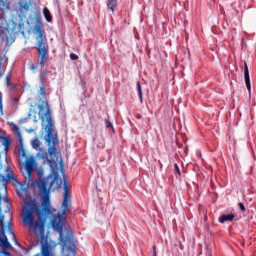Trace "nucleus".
<instances>
[{"label":"nucleus","instance_id":"1","mask_svg":"<svg viewBox=\"0 0 256 256\" xmlns=\"http://www.w3.org/2000/svg\"><path fill=\"white\" fill-rule=\"evenodd\" d=\"M20 155L25 157V164L23 169L24 183L28 187L39 189L44 194L42 203L39 204L37 200H30L24 203L22 209V221L24 225H29L30 229H37L38 231H45V222L47 221V215L51 213V199H49V189L59 181V173L53 171L52 179L38 178L35 180L33 173L37 171V161L35 156L27 157V150L23 145L20 146ZM50 183L49 189L47 186Z\"/></svg>","mask_w":256,"mask_h":256},{"label":"nucleus","instance_id":"2","mask_svg":"<svg viewBox=\"0 0 256 256\" xmlns=\"http://www.w3.org/2000/svg\"><path fill=\"white\" fill-rule=\"evenodd\" d=\"M37 95L42 97L38 100V109L40 113V119L46 132V143L48 145L49 155L57 154V145H59V139L57 138V131H55V125L53 124V118L51 117V108L47 101V90L45 85L41 86L37 92Z\"/></svg>","mask_w":256,"mask_h":256},{"label":"nucleus","instance_id":"17","mask_svg":"<svg viewBox=\"0 0 256 256\" xmlns=\"http://www.w3.org/2000/svg\"><path fill=\"white\" fill-rule=\"evenodd\" d=\"M12 129L15 131L16 135L21 139V130L19 129V126L17 124L12 123Z\"/></svg>","mask_w":256,"mask_h":256},{"label":"nucleus","instance_id":"6","mask_svg":"<svg viewBox=\"0 0 256 256\" xmlns=\"http://www.w3.org/2000/svg\"><path fill=\"white\" fill-rule=\"evenodd\" d=\"M56 247L57 243L55 241L42 236L40 240V253H37L35 256H57L55 252Z\"/></svg>","mask_w":256,"mask_h":256},{"label":"nucleus","instance_id":"23","mask_svg":"<svg viewBox=\"0 0 256 256\" xmlns=\"http://www.w3.org/2000/svg\"><path fill=\"white\" fill-rule=\"evenodd\" d=\"M105 125H106L107 129H109V127H113V124L109 120H105Z\"/></svg>","mask_w":256,"mask_h":256},{"label":"nucleus","instance_id":"12","mask_svg":"<svg viewBox=\"0 0 256 256\" xmlns=\"http://www.w3.org/2000/svg\"><path fill=\"white\" fill-rule=\"evenodd\" d=\"M107 7L115 13V9H117V0H107Z\"/></svg>","mask_w":256,"mask_h":256},{"label":"nucleus","instance_id":"20","mask_svg":"<svg viewBox=\"0 0 256 256\" xmlns=\"http://www.w3.org/2000/svg\"><path fill=\"white\" fill-rule=\"evenodd\" d=\"M174 169H175L177 175H179V177H181V169H179V165L175 164Z\"/></svg>","mask_w":256,"mask_h":256},{"label":"nucleus","instance_id":"4","mask_svg":"<svg viewBox=\"0 0 256 256\" xmlns=\"http://www.w3.org/2000/svg\"><path fill=\"white\" fill-rule=\"evenodd\" d=\"M65 221V217L62 215H55L51 221L52 228L54 231H58L60 237V244L62 245V249H67L72 253L75 251V246L73 245V240L69 236L63 235V222Z\"/></svg>","mask_w":256,"mask_h":256},{"label":"nucleus","instance_id":"14","mask_svg":"<svg viewBox=\"0 0 256 256\" xmlns=\"http://www.w3.org/2000/svg\"><path fill=\"white\" fill-rule=\"evenodd\" d=\"M0 11H9V2L7 0H0Z\"/></svg>","mask_w":256,"mask_h":256},{"label":"nucleus","instance_id":"24","mask_svg":"<svg viewBox=\"0 0 256 256\" xmlns=\"http://www.w3.org/2000/svg\"><path fill=\"white\" fill-rule=\"evenodd\" d=\"M152 256H157V246H153V255Z\"/></svg>","mask_w":256,"mask_h":256},{"label":"nucleus","instance_id":"30","mask_svg":"<svg viewBox=\"0 0 256 256\" xmlns=\"http://www.w3.org/2000/svg\"><path fill=\"white\" fill-rule=\"evenodd\" d=\"M0 77H1V73H0Z\"/></svg>","mask_w":256,"mask_h":256},{"label":"nucleus","instance_id":"25","mask_svg":"<svg viewBox=\"0 0 256 256\" xmlns=\"http://www.w3.org/2000/svg\"><path fill=\"white\" fill-rule=\"evenodd\" d=\"M65 256H75V251H72V252H70L69 254H67Z\"/></svg>","mask_w":256,"mask_h":256},{"label":"nucleus","instance_id":"7","mask_svg":"<svg viewBox=\"0 0 256 256\" xmlns=\"http://www.w3.org/2000/svg\"><path fill=\"white\" fill-rule=\"evenodd\" d=\"M63 189H64V199L62 202V215H65L67 211H69V208L71 207V190H69V185H67V182L64 181L63 184Z\"/></svg>","mask_w":256,"mask_h":256},{"label":"nucleus","instance_id":"22","mask_svg":"<svg viewBox=\"0 0 256 256\" xmlns=\"http://www.w3.org/2000/svg\"><path fill=\"white\" fill-rule=\"evenodd\" d=\"M6 85H7V87H11V77L10 76H6Z\"/></svg>","mask_w":256,"mask_h":256},{"label":"nucleus","instance_id":"9","mask_svg":"<svg viewBox=\"0 0 256 256\" xmlns=\"http://www.w3.org/2000/svg\"><path fill=\"white\" fill-rule=\"evenodd\" d=\"M244 79L248 93L251 95V77L249 76V66H247V62L244 63Z\"/></svg>","mask_w":256,"mask_h":256},{"label":"nucleus","instance_id":"13","mask_svg":"<svg viewBox=\"0 0 256 256\" xmlns=\"http://www.w3.org/2000/svg\"><path fill=\"white\" fill-rule=\"evenodd\" d=\"M43 14L48 23H51L53 21V17H51V11H49V8L45 7L43 9Z\"/></svg>","mask_w":256,"mask_h":256},{"label":"nucleus","instance_id":"8","mask_svg":"<svg viewBox=\"0 0 256 256\" xmlns=\"http://www.w3.org/2000/svg\"><path fill=\"white\" fill-rule=\"evenodd\" d=\"M35 2V0H19L18 1V9L19 12L21 13V15L25 16L27 15V13L29 11H31V5H33V3Z\"/></svg>","mask_w":256,"mask_h":256},{"label":"nucleus","instance_id":"11","mask_svg":"<svg viewBox=\"0 0 256 256\" xmlns=\"http://www.w3.org/2000/svg\"><path fill=\"white\" fill-rule=\"evenodd\" d=\"M233 219H235V215L233 214L222 215L219 218V223H227V221H233Z\"/></svg>","mask_w":256,"mask_h":256},{"label":"nucleus","instance_id":"19","mask_svg":"<svg viewBox=\"0 0 256 256\" xmlns=\"http://www.w3.org/2000/svg\"><path fill=\"white\" fill-rule=\"evenodd\" d=\"M70 59H71L72 61H77V59H79V56H77V54H75V53H71V54H70Z\"/></svg>","mask_w":256,"mask_h":256},{"label":"nucleus","instance_id":"15","mask_svg":"<svg viewBox=\"0 0 256 256\" xmlns=\"http://www.w3.org/2000/svg\"><path fill=\"white\" fill-rule=\"evenodd\" d=\"M137 92H138V97H139V100H140V103H143V90L141 89V82H137Z\"/></svg>","mask_w":256,"mask_h":256},{"label":"nucleus","instance_id":"28","mask_svg":"<svg viewBox=\"0 0 256 256\" xmlns=\"http://www.w3.org/2000/svg\"><path fill=\"white\" fill-rule=\"evenodd\" d=\"M0 19H3V16L0 15Z\"/></svg>","mask_w":256,"mask_h":256},{"label":"nucleus","instance_id":"18","mask_svg":"<svg viewBox=\"0 0 256 256\" xmlns=\"http://www.w3.org/2000/svg\"><path fill=\"white\" fill-rule=\"evenodd\" d=\"M40 62H41V60H39L36 65H35V64H32V65L30 66V69H31L32 71H37V70L39 69V65H44V64H40Z\"/></svg>","mask_w":256,"mask_h":256},{"label":"nucleus","instance_id":"29","mask_svg":"<svg viewBox=\"0 0 256 256\" xmlns=\"http://www.w3.org/2000/svg\"><path fill=\"white\" fill-rule=\"evenodd\" d=\"M0 31H1V26H0Z\"/></svg>","mask_w":256,"mask_h":256},{"label":"nucleus","instance_id":"16","mask_svg":"<svg viewBox=\"0 0 256 256\" xmlns=\"http://www.w3.org/2000/svg\"><path fill=\"white\" fill-rule=\"evenodd\" d=\"M31 143L33 149H36V151H39V149H41V141H39V138H35L34 140H32Z\"/></svg>","mask_w":256,"mask_h":256},{"label":"nucleus","instance_id":"3","mask_svg":"<svg viewBox=\"0 0 256 256\" xmlns=\"http://www.w3.org/2000/svg\"><path fill=\"white\" fill-rule=\"evenodd\" d=\"M3 199V196L0 194V213H5L9 220L7 222V226L5 225V215L1 214L0 215V247L2 249H11V243H9V240L7 239V234L6 231L8 229L10 235H12V239L15 243V245H18V247H21V244L17 241V238L15 237V233L11 229L13 223L12 217L13 214H11V203L9 202V198H4V203H5V209L1 207V201Z\"/></svg>","mask_w":256,"mask_h":256},{"label":"nucleus","instance_id":"5","mask_svg":"<svg viewBox=\"0 0 256 256\" xmlns=\"http://www.w3.org/2000/svg\"><path fill=\"white\" fill-rule=\"evenodd\" d=\"M35 31L38 33L37 39V47L38 53L40 55V65H45L47 63V59H49V45L47 42L43 40V32H41V26H35Z\"/></svg>","mask_w":256,"mask_h":256},{"label":"nucleus","instance_id":"27","mask_svg":"<svg viewBox=\"0 0 256 256\" xmlns=\"http://www.w3.org/2000/svg\"><path fill=\"white\" fill-rule=\"evenodd\" d=\"M39 173H40V175H43V170H40V172H39Z\"/></svg>","mask_w":256,"mask_h":256},{"label":"nucleus","instance_id":"26","mask_svg":"<svg viewBox=\"0 0 256 256\" xmlns=\"http://www.w3.org/2000/svg\"><path fill=\"white\" fill-rule=\"evenodd\" d=\"M206 256H213V255L211 254V251H207Z\"/></svg>","mask_w":256,"mask_h":256},{"label":"nucleus","instance_id":"21","mask_svg":"<svg viewBox=\"0 0 256 256\" xmlns=\"http://www.w3.org/2000/svg\"><path fill=\"white\" fill-rule=\"evenodd\" d=\"M238 206H239V209L243 212V213H245V211H246V209H245V204H243V203H238Z\"/></svg>","mask_w":256,"mask_h":256},{"label":"nucleus","instance_id":"10","mask_svg":"<svg viewBox=\"0 0 256 256\" xmlns=\"http://www.w3.org/2000/svg\"><path fill=\"white\" fill-rule=\"evenodd\" d=\"M0 143L5 147V151H9V145H11V141L8 137L0 136Z\"/></svg>","mask_w":256,"mask_h":256}]
</instances>
